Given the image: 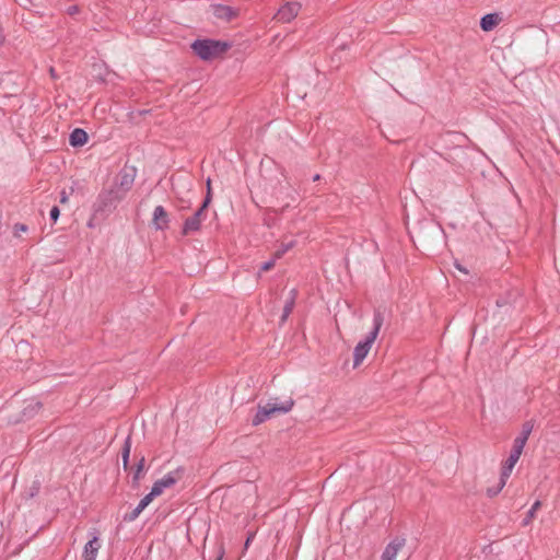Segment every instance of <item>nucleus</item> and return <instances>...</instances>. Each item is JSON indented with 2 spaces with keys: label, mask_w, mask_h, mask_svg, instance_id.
<instances>
[{
  "label": "nucleus",
  "mask_w": 560,
  "mask_h": 560,
  "mask_svg": "<svg viewBox=\"0 0 560 560\" xmlns=\"http://www.w3.org/2000/svg\"><path fill=\"white\" fill-rule=\"evenodd\" d=\"M292 247H293V243H289L287 245H282L279 249H277L275 252L273 258L276 260L280 259Z\"/></svg>",
  "instance_id": "obj_15"
},
{
  "label": "nucleus",
  "mask_w": 560,
  "mask_h": 560,
  "mask_svg": "<svg viewBox=\"0 0 560 560\" xmlns=\"http://www.w3.org/2000/svg\"><path fill=\"white\" fill-rule=\"evenodd\" d=\"M176 481L177 477L174 476V474L172 472L156 480L151 491L141 499L138 506L132 511V513L129 516V520H136L141 514V512L153 501L154 498L161 495L165 489L173 487L176 483Z\"/></svg>",
  "instance_id": "obj_3"
},
{
  "label": "nucleus",
  "mask_w": 560,
  "mask_h": 560,
  "mask_svg": "<svg viewBox=\"0 0 560 560\" xmlns=\"http://www.w3.org/2000/svg\"><path fill=\"white\" fill-rule=\"evenodd\" d=\"M210 203V196L206 197L202 206L199 208V210L190 218H188L183 226V234L188 235L192 232H196L200 229L201 222L205 219V210Z\"/></svg>",
  "instance_id": "obj_6"
},
{
  "label": "nucleus",
  "mask_w": 560,
  "mask_h": 560,
  "mask_svg": "<svg viewBox=\"0 0 560 560\" xmlns=\"http://www.w3.org/2000/svg\"><path fill=\"white\" fill-rule=\"evenodd\" d=\"M291 311H292V302L290 304L285 305L284 312L282 315V320H285V318L288 317V315L290 314Z\"/></svg>",
  "instance_id": "obj_22"
},
{
  "label": "nucleus",
  "mask_w": 560,
  "mask_h": 560,
  "mask_svg": "<svg viewBox=\"0 0 560 560\" xmlns=\"http://www.w3.org/2000/svg\"><path fill=\"white\" fill-rule=\"evenodd\" d=\"M59 214H60V211H59L58 207H52L50 210V218L52 219V221L56 222L59 218Z\"/></svg>",
  "instance_id": "obj_20"
},
{
  "label": "nucleus",
  "mask_w": 560,
  "mask_h": 560,
  "mask_svg": "<svg viewBox=\"0 0 560 560\" xmlns=\"http://www.w3.org/2000/svg\"><path fill=\"white\" fill-rule=\"evenodd\" d=\"M168 213L162 206L155 207L153 211L152 224L156 230H165L168 228Z\"/></svg>",
  "instance_id": "obj_10"
},
{
  "label": "nucleus",
  "mask_w": 560,
  "mask_h": 560,
  "mask_svg": "<svg viewBox=\"0 0 560 560\" xmlns=\"http://www.w3.org/2000/svg\"><path fill=\"white\" fill-rule=\"evenodd\" d=\"M129 455H130V443H129V440H127L125 443V447L122 450V464H124L125 468H127V466H128Z\"/></svg>",
  "instance_id": "obj_16"
},
{
  "label": "nucleus",
  "mask_w": 560,
  "mask_h": 560,
  "mask_svg": "<svg viewBox=\"0 0 560 560\" xmlns=\"http://www.w3.org/2000/svg\"><path fill=\"white\" fill-rule=\"evenodd\" d=\"M456 268H457L459 271H462V272H465V273L467 272V271H466L462 266H459V265H456Z\"/></svg>",
  "instance_id": "obj_26"
},
{
  "label": "nucleus",
  "mask_w": 560,
  "mask_h": 560,
  "mask_svg": "<svg viewBox=\"0 0 560 560\" xmlns=\"http://www.w3.org/2000/svg\"><path fill=\"white\" fill-rule=\"evenodd\" d=\"M301 9V4L298 2H288L283 4L277 12L276 19L282 23H289L294 20Z\"/></svg>",
  "instance_id": "obj_8"
},
{
  "label": "nucleus",
  "mask_w": 560,
  "mask_h": 560,
  "mask_svg": "<svg viewBox=\"0 0 560 560\" xmlns=\"http://www.w3.org/2000/svg\"><path fill=\"white\" fill-rule=\"evenodd\" d=\"M88 142V135L83 129L77 128L70 135V144L81 147Z\"/></svg>",
  "instance_id": "obj_12"
},
{
  "label": "nucleus",
  "mask_w": 560,
  "mask_h": 560,
  "mask_svg": "<svg viewBox=\"0 0 560 560\" xmlns=\"http://www.w3.org/2000/svg\"><path fill=\"white\" fill-rule=\"evenodd\" d=\"M276 261H277V260H276L275 258H272L271 260H269V261L265 262V264L260 267V271H261V272H267V271L271 270V269L275 267Z\"/></svg>",
  "instance_id": "obj_19"
},
{
  "label": "nucleus",
  "mask_w": 560,
  "mask_h": 560,
  "mask_svg": "<svg viewBox=\"0 0 560 560\" xmlns=\"http://www.w3.org/2000/svg\"><path fill=\"white\" fill-rule=\"evenodd\" d=\"M406 539L402 537L394 538L388 545L385 547L384 551L381 555L380 560H397L399 552L405 548Z\"/></svg>",
  "instance_id": "obj_7"
},
{
  "label": "nucleus",
  "mask_w": 560,
  "mask_h": 560,
  "mask_svg": "<svg viewBox=\"0 0 560 560\" xmlns=\"http://www.w3.org/2000/svg\"><path fill=\"white\" fill-rule=\"evenodd\" d=\"M101 549V541L98 537L93 536L83 547L81 560H96L98 550Z\"/></svg>",
  "instance_id": "obj_9"
},
{
  "label": "nucleus",
  "mask_w": 560,
  "mask_h": 560,
  "mask_svg": "<svg viewBox=\"0 0 560 560\" xmlns=\"http://www.w3.org/2000/svg\"><path fill=\"white\" fill-rule=\"evenodd\" d=\"M526 442L527 434L520 435L514 440L510 456L502 466L501 478L498 485V489L494 493H499L504 488L506 480L509 479L514 466L516 465L523 453Z\"/></svg>",
  "instance_id": "obj_4"
},
{
  "label": "nucleus",
  "mask_w": 560,
  "mask_h": 560,
  "mask_svg": "<svg viewBox=\"0 0 560 560\" xmlns=\"http://www.w3.org/2000/svg\"><path fill=\"white\" fill-rule=\"evenodd\" d=\"M497 489H498V487H497V488H494V489L489 488V489L487 490L488 495H489V497H494V495H497L498 493H494V492L497 491Z\"/></svg>",
  "instance_id": "obj_24"
},
{
  "label": "nucleus",
  "mask_w": 560,
  "mask_h": 560,
  "mask_svg": "<svg viewBox=\"0 0 560 560\" xmlns=\"http://www.w3.org/2000/svg\"><path fill=\"white\" fill-rule=\"evenodd\" d=\"M68 201V195L66 191L61 192L60 202L66 203Z\"/></svg>",
  "instance_id": "obj_23"
},
{
  "label": "nucleus",
  "mask_w": 560,
  "mask_h": 560,
  "mask_svg": "<svg viewBox=\"0 0 560 560\" xmlns=\"http://www.w3.org/2000/svg\"><path fill=\"white\" fill-rule=\"evenodd\" d=\"M27 230L28 229L25 224L18 223L13 228V234H14V236L20 237L23 233H26Z\"/></svg>",
  "instance_id": "obj_17"
},
{
  "label": "nucleus",
  "mask_w": 560,
  "mask_h": 560,
  "mask_svg": "<svg viewBox=\"0 0 560 560\" xmlns=\"http://www.w3.org/2000/svg\"><path fill=\"white\" fill-rule=\"evenodd\" d=\"M42 404L39 401H31L30 405L25 408L26 410H30V412H37L40 410Z\"/></svg>",
  "instance_id": "obj_18"
},
{
  "label": "nucleus",
  "mask_w": 560,
  "mask_h": 560,
  "mask_svg": "<svg viewBox=\"0 0 560 560\" xmlns=\"http://www.w3.org/2000/svg\"><path fill=\"white\" fill-rule=\"evenodd\" d=\"M529 432H530V429L524 430V431H523V433H522V435L527 434V436H528V435H529Z\"/></svg>",
  "instance_id": "obj_27"
},
{
  "label": "nucleus",
  "mask_w": 560,
  "mask_h": 560,
  "mask_svg": "<svg viewBox=\"0 0 560 560\" xmlns=\"http://www.w3.org/2000/svg\"><path fill=\"white\" fill-rule=\"evenodd\" d=\"M294 407V400L290 397L281 402L270 400L265 405H258L257 412L253 418V425L257 427L268 419L282 413H288Z\"/></svg>",
  "instance_id": "obj_2"
},
{
  "label": "nucleus",
  "mask_w": 560,
  "mask_h": 560,
  "mask_svg": "<svg viewBox=\"0 0 560 560\" xmlns=\"http://www.w3.org/2000/svg\"><path fill=\"white\" fill-rule=\"evenodd\" d=\"M210 196L211 197V180L208 179L207 182V197Z\"/></svg>",
  "instance_id": "obj_25"
},
{
  "label": "nucleus",
  "mask_w": 560,
  "mask_h": 560,
  "mask_svg": "<svg viewBox=\"0 0 560 560\" xmlns=\"http://www.w3.org/2000/svg\"><path fill=\"white\" fill-rule=\"evenodd\" d=\"M214 14L217 18L224 19L228 21L232 20L235 16V12L230 7L225 5L215 7Z\"/></svg>",
  "instance_id": "obj_13"
},
{
  "label": "nucleus",
  "mask_w": 560,
  "mask_h": 560,
  "mask_svg": "<svg viewBox=\"0 0 560 560\" xmlns=\"http://www.w3.org/2000/svg\"><path fill=\"white\" fill-rule=\"evenodd\" d=\"M230 47L229 43L214 39H197L191 44L192 51L206 61L221 57Z\"/></svg>",
  "instance_id": "obj_1"
},
{
  "label": "nucleus",
  "mask_w": 560,
  "mask_h": 560,
  "mask_svg": "<svg viewBox=\"0 0 560 560\" xmlns=\"http://www.w3.org/2000/svg\"><path fill=\"white\" fill-rule=\"evenodd\" d=\"M540 506H541V502L540 501H536L532 505L530 510L528 511L527 518L525 520V524H528L535 517V514L540 509Z\"/></svg>",
  "instance_id": "obj_14"
},
{
  "label": "nucleus",
  "mask_w": 560,
  "mask_h": 560,
  "mask_svg": "<svg viewBox=\"0 0 560 560\" xmlns=\"http://www.w3.org/2000/svg\"><path fill=\"white\" fill-rule=\"evenodd\" d=\"M382 326V318L376 316L374 318V329L370 332L364 341L359 342L353 350V366L358 368L362 364L366 355L369 354L375 339L377 338L378 331Z\"/></svg>",
  "instance_id": "obj_5"
},
{
  "label": "nucleus",
  "mask_w": 560,
  "mask_h": 560,
  "mask_svg": "<svg viewBox=\"0 0 560 560\" xmlns=\"http://www.w3.org/2000/svg\"><path fill=\"white\" fill-rule=\"evenodd\" d=\"M144 467V458H141V460L138 464L137 471L135 478L138 479L143 470Z\"/></svg>",
  "instance_id": "obj_21"
},
{
  "label": "nucleus",
  "mask_w": 560,
  "mask_h": 560,
  "mask_svg": "<svg viewBox=\"0 0 560 560\" xmlns=\"http://www.w3.org/2000/svg\"><path fill=\"white\" fill-rule=\"evenodd\" d=\"M501 18L497 13L485 15L480 21V27L485 32H490L499 25Z\"/></svg>",
  "instance_id": "obj_11"
}]
</instances>
